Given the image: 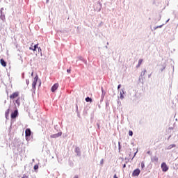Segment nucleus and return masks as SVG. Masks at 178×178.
I'll use <instances>...</instances> for the list:
<instances>
[{"label":"nucleus","instance_id":"1","mask_svg":"<svg viewBox=\"0 0 178 178\" xmlns=\"http://www.w3.org/2000/svg\"><path fill=\"white\" fill-rule=\"evenodd\" d=\"M161 169L163 172H168V170H169V168L168 167V165H166V163H161Z\"/></svg>","mask_w":178,"mask_h":178},{"label":"nucleus","instance_id":"2","mask_svg":"<svg viewBox=\"0 0 178 178\" xmlns=\"http://www.w3.org/2000/svg\"><path fill=\"white\" fill-rule=\"evenodd\" d=\"M25 136H26V140L29 138V137H30L31 136V130H30V129H26Z\"/></svg>","mask_w":178,"mask_h":178},{"label":"nucleus","instance_id":"3","mask_svg":"<svg viewBox=\"0 0 178 178\" xmlns=\"http://www.w3.org/2000/svg\"><path fill=\"white\" fill-rule=\"evenodd\" d=\"M38 80V76H36L34 79H33V83H32V87L35 90V86H37V81Z\"/></svg>","mask_w":178,"mask_h":178},{"label":"nucleus","instance_id":"4","mask_svg":"<svg viewBox=\"0 0 178 178\" xmlns=\"http://www.w3.org/2000/svg\"><path fill=\"white\" fill-rule=\"evenodd\" d=\"M17 97H19V92H15L10 95V98L11 99H15V98H17Z\"/></svg>","mask_w":178,"mask_h":178},{"label":"nucleus","instance_id":"5","mask_svg":"<svg viewBox=\"0 0 178 178\" xmlns=\"http://www.w3.org/2000/svg\"><path fill=\"white\" fill-rule=\"evenodd\" d=\"M61 136L62 132H58V134L51 135V138H58V137H60Z\"/></svg>","mask_w":178,"mask_h":178},{"label":"nucleus","instance_id":"6","mask_svg":"<svg viewBox=\"0 0 178 178\" xmlns=\"http://www.w3.org/2000/svg\"><path fill=\"white\" fill-rule=\"evenodd\" d=\"M139 175H140V169H138V168L134 170V172L132 173V176H134V177L138 176Z\"/></svg>","mask_w":178,"mask_h":178},{"label":"nucleus","instance_id":"7","mask_svg":"<svg viewBox=\"0 0 178 178\" xmlns=\"http://www.w3.org/2000/svg\"><path fill=\"white\" fill-rule=\"evenodd\" d=\"M58 87H59V84L55 83L51 88L52 92H55V91H56V90H58Z\"/></svg>","mask_w":178,"mask_h":178},{"label":"nucleus","instance_id":"8","mask_svg":"<svg viewBox=\"0 0 178 178\" xmlns=\"http://www.w3.org/2000/svg\"><path fill=\"white\" fill-rule=\"evenodd\" d=\"M17 110H15L13 113L11 114V118L12 119H15L16 116H17Z\"/></svg>","mask_w":178,"mask_h":178},{"label":"nucleus","instance_id":"9","mask_svg":"<svg viewBox=\"0 0 178 178\" xmlns=\"http://www.w3.org/2000/svg\"><path fill=\"white\" fill-rule=\"evenodd\" d=\"M151 161L152 162H158V157L156 156H152Z\"/></svg>","mask_w":178,"mask_h":178},{"label":"nucleus","instance_id":"10","mask_svg":"<svg viewBox=\"0 0 178 178\" xmlns=\"http://www.w3.org/2000/svg\"><path fill=\"white\" fill-rule=\"evenodd\" d=\"M0 63L1 65L3 66V67H6V62H5V60L3 59H1L0 60Z\"/></svg>","mask_w":178,"mask_h":178},{"label":"nucleus","instance_id":"11","mask_svg":"<svg viewBox=\"0 0 178 178\" xmlns=\"http://www.w3.org/2000/svg\"><path fill=\"white\" fill-rule=\"evenodd\" d=\"M120 94V99H123L124 98V96L123 95V94H124V90H122Z\"/></svg>","mask_w":178,"mask_h":178},{"label":"nucleus","instance_id":"12","mask_svg":"<svg viewBox=\"0 0 178 178\" xmlns=\"http://www.w3.org/2000/svg\"><path fill=\"white\" fill-rule=\"evenodd\" d=\"M175 147H176V145L175 144H172V145H168L166 147V149H172V148H175Z\"/></svg>","mask_w":178,"mask_h":178},{"label":"nucleus","instance_id":"13","mask_svg":"<svg viewBox=\"0 0 178 178\" xmlns=\"http://www.w3.org/2000/svg\"><path fill=\"white\" fill-rule=\"evenodd\" d=\"M143 63V59H139V60H138V65H136V67L137 68H138V67H140V66H141V64Z\"/></svg>","mask_w":178,"mask_h":178},{"label":"nucleus","instance_id":"14","mask_svg":"<svg viewBox=\"0 0 178 178\" xmlns=\"http://www.w3.org/2000/svg\"><path fill=\"white\" fill-rule=\"evenodd\" d=\"M86 102H92V99L88 97L86 98Z\"/></svg>","mask_w":178,"mask_h":178},{"label":"nucleus","instance_id":"15","mask_svg":"<svg viewBox=\"0 0 178 178\" xmlns=\"http://www.w3.org/2000/svg\"><path fill=\"white\" fill-rule=\"evenodd\" d=\"M102 98H104L105 97L106 92L104 91V88L102 87Z\"/></svg>","mask_w":178,"mask_h":178},{"label":"nucleus","instance_id":"16","mask_svg":"<svg viewBox=\"0 0 178 178\" xmlns=\"http://www.w3.org/2000/svg\"><path fill=\"white\" fill-rule=\"evenodd\" d=\"M37 48L38 49V44H35V45L33 46V51H36V50H37Z\"/></svg>","mask_w":178,"mask_h":178},{"label":"nucleus","instance_id":"17","mask_svg":"<svg viewBox=\"0 0 178 178\" xmlns=\"http://www.w3.org/2000/svg\"><path fill=\"white\" fill-rule=\"evenodd\" d=\"M9 115V109H8L6 111V113H5V116L6 118V119H8V116Z\"/></svg>","mask_w":178,"mask_h":178},{"label":"nucleus","instance_id":"18","mask_svg":"<svg viewBox=\"0 0 178 178\" xmlns=\"http://www.w3.org/2000/svg\"><path fill=\"white\" fill-rule=\"evenodd\" d=\"M140 166H141L142 169H144V168H145V165L144 164V162H142V163H140Z\"/></svg>","mask_w":178,"mask_h":178},{"label":"nucleus","instance_id":"19","mask_svg":"<svg viewBox=\"0 0 178 178\" xmlns=\"http://www.w3.org/2000/svg\"><path fill=\"white\" fill-rule=\"evenodd\" d=\"M165 69H166V65H163V68L161 69V72H163V70H165Z\"/></svg>","mask_w":178,"mask_h":178},{"label":"nucleus","instance_id":"20","mask_svg":"<svg viewBox=\"0 0 178 178\" xmlns=\"http://www.w3.org/2000/svg\"><path fill=\"white\" fill-rule=\"evenodd\" d=\"M129 136H130L131 137L133 136V131H129Z\"/></svg>","mask_w":178,"mask_h":178},{"label":"nucleus","instance_id":"21","mask_svg":"<svg viewBox=\"0 0 178 178\" xmlns=\"http://www.w3.org/2000/svg\"><path fill=\"white\" fill-rule=\"evenodd\" d=\"M33 169L34 170H37V169H38V165H35Z\"/></svg>","mask_w":178,"mask_h":178},{"label":"nucleus","instance_id":"22","mask_svg":"<svg viewBox=\"0 0 178 178\" xmlns=\"http://www.w3.org/2000/svg\"><path fill=\"white\" fill-rule=\"evenodd\" d=\"M38 52H40V54L42 55V53L41 52L42 49L41 47H38Z\"/></svg>","mask_w":178,"mask_h":178},{"label":"nucleus","instance_id":"23","mask_svg":"<svg viewBox=\"0 0 178 178\" xmlns=\"http://www.w3.org/2000/svg\"><path fill=\"white\" fill-rule=\"evenodd\" d=\"M161 19H162V16L161 15H159V17H157L158 22H159V20H161Z\"/></svg>","mask_w":178,"mask_h":178},{"label":"nucleus","instance_id":"24","mask_svg":"<svg viewBox=\"0 0 178 178\" xmlns=\"http://www.w3.org/2000/svg\"><path fill=\"white\" fill-rule=\"evenodd\" d=\"M163 25L157 26L156 28H154V30H156V29H161Z\"/></svg>","mask_w":178,"mask_h":178},{"label":"nucleus","instance_id":"25","mask_svg":"<svg viewBox=\"0 0 178 178\" xmlns=\"http://www.w3.org/2000/svg\"><path fill=\"white\" fill-rule=\"evenodd\" d=\"M100 165L102 166V165H104V159H102L101 161H100Z\"/></svg>","mask_w":178,"mask_h":178},{"label":"nucleus","instance_id":"26","mask_svg":"<svg viewBox=\"0 0 178 178\" xmlns=\"http://www.w3.org/2000/svg\"><path fill=\"white\" fill-rule=\"evenodd\" d=\"M26 84H27V86H29V84H30V81H29V79L26 80Z\"/></svg>","mask_w":178,"mask_h":178},{"label":"nucleus","instance_id":"27","mask_svg":"<svg viewBox=\"0 0 178 178\" xmlns=\"http://www.w3.org/2000/svg\"><path fill=\"white\" fill-rule=\"evenodd\" d=\"M15 103L17 104L18 105H20V103L19 102V100H16Z\"/></svg>","mask_w":178,"mask_h":178},{"label":"nucleus","instance_id":"28","mask_svg":"<svg viewBox=\"0 0 178 178\" xmlns=\"http://www.w3.org/2000/svg\"><path fill=\"white\" fill-rule=\"evenodd\" d=\"M76 151L78 155H80V153L79 152V149L76 148Z\"/></svg>","mask_w":178,"mask_h":178},{"label":"nucleus","instance_id":"29","mask_svg":"<svg viewBox=\"0 0 178 178\" xmlns=\"http://www.w3.org/2000/svg\"><path fill=\"white\" fill-rule=\"evenodd\" d=\"M120 87H122V85H118V90H119L120 88Z\"/></svg>","mask_w":178,"mask_h":178},{"label":"nucleus","instance_id":"30","mask_svg":"<svg viewBox=\"0 0 178 178\" xmlns=\"http://www.w3.org/2000/svg\"><path fill=\"white\" fill-rule=\"evenodd\" d=\"M136 154H137V152H135V154H134V157L132 158V159H134V156H136Z\"/></svg>","mask_w":178,"mask_h":178},{"label":"nucleus","instance_id":"31","mask_svg":"<svg viewBox=\"0 0 178 178\" xmlns=\"http://www.w3.org/2000/svg\"><path fill=\"white\" fill-rule=\"evenodd\" d=\"M67 72L68 73H70L71 70H70V69H68V70H67Z\"/></svg>","mask_w":178,"mask_h":178},{"label":"nucleus","instance_id":"32","mask_svg":"<svg viewBox=\"0 0 178 178\" xmlns=\"http://www.w3.org/2000/svg\"><path fill=\"white\" fill-rule=\"evenodd\" d=\"M22 178H29V177H27V176H26V175H24V176L22 177Z\"/></svg>","mask_w":178,"mask_h":178},{"label":"nucleus","instance_id":"33","mask_svg":"<svg viewBox=\"0 0 178 178\" xmlns=\"http://www.w3.org/2000/svg\"><path fill=\"white\" fill-rule=\"evenodd\" d=\"M119 149H120V142L118 143Z\"/></svg>","mask_w":178,"mask_h":178},{"label":"nucleus","instance_id":"34","mask_svg":"<svg viewBox=\"0 0 178 178\" xmlns=\"http://www.w3.org/2000/svg\"><path fill=\"white\" fill-rule=\"evenodd\" d=\"M29 49L31 50V51H33V49H33V47H29Z\"/></svg>","mask_w":178,"mask_h":178},{"label":"nucleus","instance_id":"35","mask_svg":"<svg viewBox=\"0 0 178 178\" xmlns=\"http://www.w3.org/2000/svg\"><path fill=\"white\" fill-rule=\"evenodd\" d=\"M74 178H79V177L77 175H75Z\"/></svg>","mask_w":178,"mask_h":178},{"label":"nucleus","instance_id":"36","mask_svg":"<svg viewBox=\"0 0 178 178\" xmlns=\"http://www.w3.org/2000/svg\"><path fill=\"white\" fill-rule=\"evenodd\" d=\"M113 177H114V178H118V177L116 176V175H115Z\"/></svg>","mask_w":178,"mask_h":178},{"label":"nucleus","instance_id":"37","mask_svg":"<svg viewBox=\"0 0 178 178\" xmlns=\"http://www.w3.org/2000/svg\"><path fill=\"white\" fill-rule=\"evenodd\" d=\"M3 10V8H1V13H2V10Z\"/></svg>","mask_w":178,"mask_h":178},{"label":"nucleus","instance_id":"38","mask_svg":"<svg viewBox=\"0 0 178 178\" xmlns=\"http://www.w3.org/2000/svg\"><path fill=\"white\" fill-rule=\"evenodd\" d=\"M123 168H126V164H124V165H123Z\"/></svg>","mask_w":178,"mask_h":178},{"label":"nucleus","instance_id":"39","mask_svg":"<svg viewBox=\"0 0 178 178\" xmlns=\"http://www.w3.org/2000/svg\"><path fill=\"white\" fill-rule=\"evenodd\" d=\"M169 20H170V19H168L166 21V22H165V23H168V22H169Z\"/></svg>","mask_w":178,"mask_h":178},{"label":"nucleus","instance_id":"40","mask_svg":"<svg viewBox=\"0 0 178 178\" xmlns=\"http://www.w3.org/2000/svg\"><path fill=\"white\" fill-rule=\"evenodd\" d=\"M1 19H3V16L1 15Z\"/></svg>","mask_w":178,"mask_h":178},{"label":"nucleus","instance_id":"41","mask_svg":"<svg viewBox=\"0 0 178 178\" xmlns=\"http://www.w3.org/2000/svg\"><path fill=\"white\" fill-rule=\"evenodd\" d=\"M48 2H49V0H47V3H48Z\"/></svg>","mask_w":178,"mask_h":178},{"label":"nucleus","instance_id":"42","mask_svg":"<svg viewBox=\"0 0 178 178\" xmlns=\"http://www.w3.org/2000/svg\"><path fill=\"white\" fill-rule=\"evenodd\" d=\"M106 48H107V49H108V46H106Z\"/></svg>","mask_w":178,"mask_h":178},{"label":"nucleus","instance_id":"43","mask_svg":"<svg viewBox=\"0 0 178 178\" xmlns=\"http://www.w3.org/2000/svg\"><path fill=\"white\" fill-rule=\"evenodd\" d=\"M85 63H87V61H85Z\"/></svg>","mask_w":178,"mask_h":178},{"label":"nucleus","instance_id":"44","mask_svg":"<svg viewBox=\"0 0 178 178\" xmlns=\"http://www.w3.org/2000/svg\"><path fill=\"white\" fill-rule=\"evenodd\" d=\"M32 161H33V162H34V159H33Z\"/></svg>","mask_w":178,"mask_h":178},{"label":"nucleus","instance_id":"45","mask_svg":"<svg viewBox=\"0 0 178 178\" xmlns=\"http://www.w3.org/2000/svg\"><path fill=\"white\" fill-rule=\"evenodd\" d=\"M31 76H33V72H32V74H31Z\"/></svg>","mask_w":178,"mask_h":178}]
</instances>
